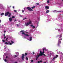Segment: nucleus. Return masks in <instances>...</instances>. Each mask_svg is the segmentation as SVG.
I'll return each mask as SVG.
<instances>
[{
  "label": "nucleus",
  "instance_id": "nucleus-33",
  "mask_svg": "<svg viewBox=\"0 0 63 63\" xmlns=\"http://www.w3.org/2000/svg\"><path fill=\"white\" fill-rule=\"evenodd\" d=\"M32 54H35V52H33V53H32Z\"/></svg>",
  "mask_w": 63,
  "mask_h": 63
},
{
  "label": "nucleus",
  "instance_id": "nucleus-2",
  "mask_svg": "<svg viewBox=\"0 0 63 63\" xmlns=\"http://www.w3.org/2000/svg\"><path fill=\"white\" fill-rule=\"evenodd\" d=\"M32 24V21H29V22H27V23H26L25 24V25L26 26H28L30 24Z\"/></svg>",
  "mask_w": 63,
  "mask_h": 63
},
{
  "label": "nucleus",
  "instance_id": "nucleus-4",
  "mask_svg": "<svg viewBox=\"0 0 63 63\" xmlns=\"http://www.w3.org/2000/svg\"><path fill=\"white\" fill-rule=\"evenodd\" d=\"M61 41L59 40L58 41V46L59 47H60V44H61Z\"/></svg>",
  "mask_w": 63,
  "mask_h": 63
},
{
  "label": "nucleus",
  "instance_id": "nucleus-13",
  "mask_svg": "<svg viewBox=\"0 0 63 63\" xmlns=\"http://www.w3.org/2000/svg\"><path fill=\"white\" fill-rule=\"evenodd\" d=\"M46 49L45 48L43 49V53H45V50H45Z\"/></svg>",
  "mask_w": 63,
  "mask_h": 63
},
{
  "label": "nucleus",
  "instance_id": "nucleus-18",
  "mask_svg": "<svg viewBox=\"0 0 63 63\" xmlns=\"http://www.w3.org/2000/svg\"><path fill=\"white\" fill-rule=\"evenodd\" d=\"M4 15V13H2V14L0 15L1 16H3Z\"/></svg>",
  "mask_w": 63,
  "mask_h": 63
},
{
  "label": "nucleus",
  "instance_id": "nucleus-15",
  "mask_svg": "<svg viewBox=\"0 0 63 63\" xmlns=\"http://www.w3.org/2000/svg\"><path fill=\"white\" fill-rule=\"evenodd\" d=\"M31 26L32 27H33V28H35V27L34 26H33V25H31Z\"/></svg>",
  "mask_w": 63,
  "mask_h": 63
},
{
  "label": "nucleus",
  "instance_id": "nucleus-48",
  "mask_svg": "<svg viewBox=\"0 0 63 63\" xmlns=\"http://www.w3.org/2000/svg\"><path fill=\"white\" fill-rule=\"evenodd\" d=\"M25 19V18H24L23 19V20H24Z\"/></svg>",
  "mask_w": 63,
  "mask_h": 63
},
{
  "label": "nucleus",
  "instance_id": "nucleus-20",
  "mask_svg": "<svg viewBox=\"0 0 63 63\" xmlns=\"http://www.w3.org/2000/svg\"><path fill=\"white\" fill-rule=\"evenodd\" d=\"M25 56H26V55H27V53H25Z\"/></svg>",
  "mask_w": 63,
  "mask_h": 63
},
{
  "label": "nucleus",
  "instance_id": "nucleus-7",
  "mask_svg": "<svg viewBox=\"0 0 63 63\" xmlns=\"http://www.w3.org/2000/svg\"><path fill=\"white\" fill-rule=\"evenodd\" d=\"M9 20L10 21H12L13 20V19L11 17H10L9 18Z\"/></svg>",
  "mask_w": 63,
  "mask_h": 63
},
{
  "label": "nucleus",
  "instance_id": "nucleus-29",
  "mask_svg": "<svg viewBox=\"0 0 63 63\" xmlns=\"http://www.w3.org/2000/svg\"><path fill=\"white\" fill-rule=\"evenodd\" d=\"M40 53H43V52H42V51H40Z\"/></svg>",
  "mask_w": 63,
  "mask_h": 63
},
{
  "label": "nucleus",
  "instance_id": "nucleus-41",
  "mask_svg": "<svg viewBox=\"0 0 63 63\" xmlns=\"http://www.w3.org/2000/svg\"><path fill=\"white\" fill-rule=\"evenodd\" d=\"M18 24H17V26L18 27Z\"/></svg>",
  "mask_w": 63,
  "mask_h": 63
},
{
  "label": "nucleus",
  "instance_id": "nucleus-16",
  "mask_svg": "<svg viewBox=\"0 0 63 63\" xmlns=\"http://www.w3.org/2000/svg\"><path fill=\"white\" fill-rule=\"evenodd\" d=\"M35 8V6H33V7H32L31 8L32 9H34Z\"/></svg>",
  "mask_w": 63,
  "mask_h": 63
},
{
  "label": "nucleus",
  "instance_id": "nucleus-23",
  "mask_svg": "<svg viewBox=\"0 0 63 63\" xmlns=\"http://www.w3.org/2000/svg\"><path fill=\"white\" fill-rule=\"evenodd\" d=\"M12 17L13 18H15V16H12Z\"/></svg>",
  "mask_w": 63,
  "mask_h": 63
},
{
  "label": "nucleus",
  "instance_id": "nucleus-10",
  "mask_svg": "<svg viewBox=\"0 0 63 63\" xmlns=\"http://www.w3.org/2000/svg\"><path fill=\"white\" fill-rule=\"evenodd\" d=\"M36 60H37L38 59V58H39V57H40V55H38V56H36Z\"/></svg>",
  "mask_w": 63,
  "mask_h": 63
},
{
  "label": "nucleus",
  "instance_id": "nucleus-5",
  "mask_svg": "<svg viewBox=\"0 0 63 63\" xmlns=\"http://www.w3.org/2000/svg\"><path fill=\"white\" fill-rule=\"evenodd\" d=\"M24 56H25V55H24V54H22V56L21 58L22 60H24Z\"/></svg>",
  "mask_w": 63,
  "mask_h": 63
},
{
  "label": "nucleus",
  "instance_id": "nucleus-46",
  "mask_svg": "<svg viewBox=\"0 0 63 63\" xmlns=\"http://www.w3.org/2000/svg\"><path fill=\"white\" fill-rule=\"evenodd\" d=\"M1 22V20L0 19V23Z\"/></svg>",
  "mask_w": 63,
  "mask_h": 63
},
{
  "label": "nucleus",
  "instance_id": "nucleus-38",
  "mask_svg": "<svg viewBox=\"0 0 63 63\" xmlns=\"http://www.w3.org/2000/svg\"><path fill=\"white\" fill-rule=\"evenodd\" d=\"M8 56H6V58H8Z\"/></svg>",
  "mask_w": 63,
  "mask_h": 63
},
{
  "label": "nucleus",
  "instance_id": "nucleus-35",
  "mask_svg": "<svg viewBox=\"0 0 63 63\" xmlns=\"http://www.w3.org/2000/svg\"><path fill=\"white\" fill-rule=\"evenodd\" d=\"M24 32V31H21L20 32Z\"/></svg>",
  "mask_w": 63,
  "mask_h": 63
},
{
  "label": "nucleus",
  "instance_id": "nucleus-14",
  "mask_svg": "<svg viewBox=\"0 0 63 63\" xmlns=\"http://www.w3.org/2000/svg\"><path fill=\"white\" fill-rule=\"evenodd\" d=\"M47 3H49V0H47Z\"/></svg>",
  "mask_w": 63,
  "mask_h": 63
},
{
  "label": "nucleus",
  "instance_id": "nucleus-27",
  "mask_svg": "<svg viewBox=\"0 0 63 63\" xmlns=\"http://www.w3.org/2000/svg\"><path fill=\"white\" fill-rule=\"evenodd\" d=\"M31 62L32 63V62H33V60H31Z\"/></svg>",
  "mask_w": 63,
  "mask_h": 63
},
{
  "label": "nucleus",
  "instance_id": "nucleus-12",
  "mask_svg": "<svg viewBox=\"0 0 63 63\" xmlns=\"http://www.w3.org/2000/svg\"><path fill=\"white\" fill-rule=\"evenodd\" d=\"M49 12V11L48 10H47V11H46V13L47 14V13H48Z\"/></svg>",
  "mask_w": 63,
  "mask_h": 63
},
{
  "label": "nucleus",
  "instance_id": "nucleus-52",
  "mask_svg": "<svg viewBox=\"0 0 63 63\" xmlns=\"http://www.w3.org/2000/svg\"><path fill=\"white\" fill-rule=\"evenodd\" d=\"M6 31H5L4 32V33H6Z\"/></svg>",
  "mask_w": 63,
  "mask_h": 63
},
{
  "label": "nucleus",
  "instance_id": "nucleus-44",
  "mask_svg": "<svg viewBox=\"0 0 63 63\" xmlns=\"http://www.w3.org/2000/svg\"><path fill=\"white\" fill-rule=\"evenodd\" d=\"M32 40H29V41H32Z\"/></svg>",
  "mask_w": 63,
  "mask_h": 63
},
{
  "label": "nucleus",
  "instance_id": "nucleus-24",
  "mask_svg": "<svg viewBox=\"0 0 63 63\" xmlns=\"http://www.w3.org/2000/svg\"><path fill=\"white\" fill-rule=\"evenodd\" d=\"M42 55H44V56H46V55L45 54H43Z\"/></svg>",
  "mask_w": 63,
  "mask_h": 63
},
{
  "label": "nucleus",
  "instance_id": "nucleus-8",
  "mask_svg": "<svg viewBox=\"0 0 63 63\" xmlns=\"http://www.w3.org/2000/svg\"><path fill=\"white\" fill-rule=\"evenodd\" d=\"M45 8L46 10H47L49 9V7L48 6H46Z\"/></svg>",
  "mask_w": 63,
  "mask_h": 63
},
{
  "label": "nucleus",
  "instance_id": "nucleus-36",
  "mask_svg": "<svg viewBox=\"0 0 63 63\" xmlns=\"http://www.w3.org/2000/svg\"><path fill=\"white\" fill-rule=\"evenodd\" d=\"M40 61H38V62L37 63H40Z\"/></svg>",
  "mask_w": 63,
  "mask_h": 63
},
{
  "label": "nucleus",
  "instance_id": "nucleus-31",
  "mask_svg": "<svg viewBox=\"0 0 63 63\" xmlns=\"http://www.w3.org/2000/svg\"><path fill=\"white\" fill-rule=\"evenodd\" d=\"M22 13H24V11L23 10H22Z\"/></svg>",
  "mask_w": 63,
  "mask_h": 63
},
{
  "label": "nucleus",
  "instance_id": "nucleus-28",
  "mask_svg": "<svg viewBox=\"0 0 63 63\" xmlns=\"http://www.w3.org/2000/svg\"><path fill=\"white\" fill-rule=\"evenodd\" d=\"M30 40H32V37H30Z\"/></svg>",
  "mask_w": 63,
  "mask_h": 63
},
{
  "label": "nucleus",
  "instance_id": "nucleus-49",
  "mask_svg": "<svg viewBox=\"0 0 63 63\" xmlns=\"http://www.w3.org/2000/svg\"><path fill=\"white\" fill-rule=\"evenodd\" d=\"M6 37H5L4 38V39H6Z\"/></svg>",
  "mask_w": 63,
  "mask_h": 63
},
{
  "label": "nucleus",
  "instance_id": "nucleus-58",
  "mask_svg": "<svg viewBox=\"0 0 63 63\" xmlns=\"http://www.w3.org/2000/svg\"><path fill=\"white\" fill-rule=\"evenodd\" d=\"M24 10H25V8H24Z\"/></svg>",
  "mask_w": 63,
  "mask_h": 63
},
{
  "label": "nucleus",
  "instance_id": "nucleus-3",
  "mask_svg": "<svg viewBox=\"0 0 63 63\" xmlns=\"http://www.w3.org/2000/svg\"><path fill=\"white\" fill-rule=\"evenodd\" d=\"M27 9L30 11H33V9H31L30 7H27Z\"/></svg>",
  "mask_w": 63,
  "mask_h": 63
},
{
  "label": "nucleus",
  "instance_id": "nucleus-61",
  "mask_svg": "<svg viewBox=\"0 0 63 63\" xmlns=\"http://www.w3.org/2000/svg\"><path fill=\"white\" fill-rule=\"evenodd\" d=\"M58 36H59V35H58Z\"/></svg>",
  "mask_w": 63,
  "mask_h": 63
},
{
  "label": "nucleus",
  "instance_id": "nucleus-43",
  "mask_svg": "<svg viewBox=\"0 0 63 63\" xmlns=\"http://www.w3.org/2000/svg\"><path fill=\"white\" fill-rule=\"evenodd\" d=\"M42 61H40V62H42Z\"/></svg>",
  "mask_w": 63,
  "mask_h": 63
},
{
  "label": "nucleus",
  "instance_id": "nucleus-6",
  "mask_svg": "<svg viewBox=\"0 0 63 63\" xmlns=\"http://www.w3.org/2000/svg\"><path fill=\"white\" fill-rule=\"evenodd\" d=\"M9 12H7V13H5V16H7L9 15Z\"/></svg>",
  "mask_w": 63,
  "mask_h": 63
},
{
  "label": "nucleus",
  "instance_id": "nucleus-47",
  "mask_svg": "<svg viewBox=\"0 0 63 63\" xmlns=\"http://www.w3.org/2000/svg\"><path fill=\"white\" fill-rule=\"evenodd\" d=\"M4 49H6V48H7V47H5L4 48Z\"/></svg>",
  "mask_w": 63,
  "mask_h": 63
},
{
  "label": "nucleus",
  "instance_id": "nucleus-19",
  "mask_svg": "<svg viewBox=\"0 0 63 63\" xmlns=\"http://www.w3.org/2000/svg\"><path fill=\"white\" fill-rule=\"evenodd\" d=\"M24 36H28L29 35L27 34H24Z\"/></svg>",
  "mask_w": 63,
  "mask_h": 63
},
{
  "label": "nucleus",
  "instance_id": "nucleus-60",
  "mask_svg": "<svg viewBox=\"0 0 63 63\" xmlns=\"http://www.w3.org/2000/svg\"><path fill=\"white\" fill-rule=\"evenodd\" d=\"M1 26V25H0V26Z\"/></svg>",
  "mask_w": 63,
  "mask_h": 63
},
{
  "label": "nucleus",
  "instance_id": "nucleus-56",
  "mask_svg": "<svg viewBox=\"0 0 63 63\" xmlns=\"http://www.w3.org/2000/svg\"><path fill=\"white\" fill-rule=\"evenodd\" d=\"M58 12H61V11H58Z\"/></svg>",
  "mask_w": 63,
  "mask_h": 63
},
{
  "label": "nucleus",
  "instance_id": "nucleus-50",
  "mask_svg": "<svg viewBox=\"0 0 63 63\" xmlns=\"http://www.w3.org/2000/svg\"><path fill=\"white\" fill-rule=\"evenodd\" d=\"M8 38H6V40H8Z\"/></svg>",
  "mask_w": 63,
  "mask_h": 63
},
{
  "label": "nucleus",
  "instance_id": "nucleus-1",
  "mask_svg": "<svg viewBox=\"0 0 63 63\" xmlns=\"http://www.w3.org/2000/svg\"><path fill=\"white\" fill-rule=\"evenodd\" d=\"M11 43H10V42L7 43V42H6L5 43V44L6 45H12V44H14V42L12 40L11 41Z\"/></svg>",
  "mask_w": 63,
  "mask_h": 63
},
{
  "label": "nucleus",
  "instance_id": "nucleus-42",
  "mask_svg": "<svg viewBox=\"0 0 63 63\" xmlns=\"http://www.w3.org/2000/svg\"><path fill=\"white\" fill-rule=\"evenodd\" d=\"M14 21L15 22V21H16V19H15V21Z\"/></svg>",
  "mask_w": 63,
  "mask_h": 63
},
{
  "label": "nucleus",
  "instance_id": "nucleus-45",
  "mask_svg": "<svg viewBox=\"0 0 63 63\" xmlns=\"http://www.w3.org/2000/svg\"><path fill=\"white\" fill-rule=\"evenodd\" d=\"M25 19H27V18L26 17H25Z\"/></svg>",
  "mask_w": 63,
  "mask_h": 63
},
{
  "label": "nucleus",
  "instance_id": "nucleus-39",
  "mask_svg": "<svg viewBox=\"0 0 63 63\" xmlns=\"http://www.w3.org/2000/svg\"><path fill=\"white\" fill-rule=\"evenodd\" d=\"M20 16H21V17H22V15H20Z\"/></svg>",
  "mask_w": 63,
  "mask_h": 63
},
{
  "label": "nucleus",
  "instance_id": "nucleus-22",
  "mask_svg": "<svg viewBox=\"0 0 63 63\" xmlns=\"http://www.w3.org/2000/svg\"><path fill=\"white\" fill-rule=\"evenodd\" d=\"M4 61L5 62H7V60H6V59H4Z\"/></svg>",
  "mask_w": 63,
  "mask_h": 63
},
{
  "label": "nucleus",
  "instance_id": "nucleus-57",
  "mask_svg": "<svg viewBox=\"0 0 63 63\" xmlns=\"http://www.w3.org/2000/svg\"><path fill=\"white\" fill-rule=\"evenodd\" d=\"M6 41H8V40H6Z\"/></svg>",
  "mask_w": 63,
  "mask_h": 63
},
{
  "label": "nucleus",
  "instance_id": "nucleus-17",
  "mask_svg": "<svg viewBox=\"0 0 63 63\" xmlns=\"http://www.w3.org/2000/svg\"><path fill=\"white\" fill-rule=\"evenodd\" d=\"M11 16V13H10L9 14V15H8V16L9 17H10Z\"/></svg>",
  "mask_w": 63,
  "mask_h": 63
},
{
  "label": "nucleus",
  "instance_id": "nucleus-21",
  "mask_svg": "<svg viewBox=\"0 0 63 63\" xmlns=\"http://www.w3.org/2000/svg\"><path fill=\"white\" fill-rule=\"evenodd\" d=\"M17 56H18V55H15V57H17Z\"/></svg>",
  "mask_w": 63,
  "mask_h": 63
},
{
  "label": "nucleus",
  "instance_id": "nucleus-40",
  "mask_svg": "<svg viewBox=\"0 0 63 63\" xmlns=\"http://www.w3.org/2000/svg\"><path fill=\"white\" fill-rule=\"evenodd\" d=\"M14 11L15 12H16V10H15Z\"/></svg>",
  "mask_w": 63,
  "mask_h": 63
},
{
  "label": "nucleus",
  "instance_id": "nucleus-34",
  "mask_svg": "<svg viewBox=\"0 0 63 63\" xmlns=\"http://www.w3.org/2000/svg\"><path fill=\"white\" fill-rule=\"evenodd\" d=\"M62 37V35H61L60 36V38H61Z\"/></svg>",
  "mask_w": 63,
  "mask_h": 63
},
{
  "label": "nucleus",
  "instance_id": "nucleus-55",
  "mask_svg": "<svg viewBox=\"0 0 63 63\" xmlns=\"http://www.w3.org/2000/svg\"><path fill=\"white\" fill-rule=\"evenodd\" d=\"M15 63H17V62H15Z\"/></svg>",
  "mask_w": 63,
  "mask_h": 63
},
{
  "label": "nucleus",
  "instance_id": "nucleus-11",
  "mask_svg": "<svg viewBox=\"0 0 63 63\" xmlns=\"http://www.w3.org/2000/svg\"><path fill=\"white\" fill-rule=\"evenodd\" d=\"M44 54V53H40L39 54V56H42L43 55V54Z\"/></svg>",
  "mask_w": 63,
  "mask_h": 63
},
{
  "label": "nucleus",
  "instance_id": "nucleus-37",
  "mask_svg": "<svg viewBox=\"0 0 63 63\" xmlns=\"http://www.w3.org/2000/svg\"><path fill=\"white\" fill-rule=\"evenodd\" d=\"M3 36L4 37H5V34H3Z\"/></svg>",
  "mask_w": 63,
  "mask_h": 63
},
{
  "label": "nucleus",
  "instance_id": "nucleus-26",
  "mask_svg": "<svg viewBox=\"0 0 63 63\" xmlns=\"http://www.w3.org/2000/svg\"><path fill=\"white\" fill-rule=\"evenodd\" d=\"M36 4H37V5H39V3H36Z\"/></svg>",
  "mask_w": 63,
  "mask_h": 63
},
{
  "label": "nucleus",
  "instance_id": "nucleus-25",
  "mask_svg": "<svg viewBox=\"0 0 63 63\" xmlns=\"http://www.w3.org/2000/svg\"><path fill=\"white\" fill-rule=\"evenodd\" d=\"M26 60H28V58L27 57H26Z\"/></svg>",
  "mask_w": 63,
  "mask_h": 63
},
{
  "label": "nucleus",
  "instance_id": "nucleus-9",
  "mask_svg": "<svg viewBox=\"0 0 63 63\" xmlns=\"http://www.w3.org/2000/svg\"><path fill=\"white\" fill-rule=\"evenodd\" d=\"M56 57H54L53 58V59H52L53 60H54V59H55V58H57V57H58V55H56Z\"/></svg>",
  "mask_w": 63,
  "mask_h": 63
},
{
  "label": "nucleus",
  "instance_id": "nucleus-53",
  "mask_svg": "<svg viewBox=\"0 0 63 63\" xmlns=\"http://www.w3.org/2000/svg\"><path fill=\"white\" fill-rule=\"evenodd\" d=\"M44 63H47V62H44Z\"/></svg>",
  "mask_w": 63,
  "mask_h": 63
},
{
  "label": "nucleus",
  "instance_id": "nucleus-51",
  "mask_svg": "<svg viewBox=\"0 0 63 63\" xmlns=\"http://www.w3.org/2000/svg\"><path fill=\"white\" fill-rule=\"evenodd\" d=\"M13 9H14V6H13Z\"/></svg>",
  "mask_w": 63,
  "mask_h": 63
},
{
  "label": "nucleus",
  "instance_id": "nucleus-30",
  "mask_svg": "<svg viewBox=\"0 0 63 63\" xmlns=\"http://www.w3.org/2000/svg\"><path fill=\"white\" fill-rule=\"evenodd\" d=\"M2 42H5V41L4 40H2Z\"/></svg>",
  "mask_w": 63,
  "mask_h": 63
},
{
  "label": "nucleus",
  "instance_id": "nucleus-32",
  "mask_svg": "<svg viewBox=\"0 0 63 63\" xmlns=\"http://www.w3.org/2000/svg\"><path fill=\"white\" fill-rule=\"evenodd\" d=\"M25 34V33L24 32H22V34Z\"/></svg>",
  "mask_w": 63,
  "mask_h": 63
},
{
  "label": "nucleus",
  "instance_id": "nucleus-59",
  "mask_svg": "<svg viewBox=\"0 0 63 63\" xmlns=\"http://www.w3.org/2000/svg\"><path fill=\"white\" fill-rule=\"evenodd\" d=\"M62 55H63V53H62Z\"/></svg>",
  "mask_w": 63,
  "mask_h": 63
},
{
  "label": "nucleus",
  "instance_id": "nucleus-54",
  "mask_svg": "<svg viewBox=\"0 0 63 63\" xmlns=\"http://www.w3.org/2000/svg\"><path fill=\"white\" fill-rule=\"evenodd\" d=\"M58 31H60V30L59 29V30H58Z\"/></svg>",
  "mask_w": 63,
  "mask_h": 63
}]
</instances>
